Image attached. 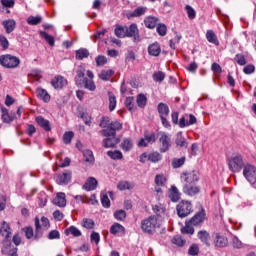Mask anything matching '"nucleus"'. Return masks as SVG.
I'll return each instance as SVG.
<instances>
[{
    "label": "nucleus",
    "instance_id": "nucleus-14",
    "mask_svg": "<svg viewBox=\"0 0 256 256\" xmlns=\"http://www.w3.org/2000/svg\"><path fill=\"white\" fill-rule=\"evenodd\" d=\"M71 175L72 173L69 170L59 174L56 178V183H58V185H69L71 182Z\"/></svg>",
    "mask_w": 256,
    "mask_h": 256
},
{
    "label": "nucleus",
    "instance_id": "nucleus-38",
    "mask_svg": "<svg viewBox=\"0 0 256 256\" xmlns=\"http://www.w3.org/2000/svg\"><path fill=\"white\" fill-rule=\"evenodd\" d=\"M82 85H84L85 89H88V91H95L97 89L95 82L89 78H84Z\"/></svg>",
    "mask_w": 256,
    "mask_h": 256
},
{
    "label": "nucleus",
    "instance_id": "nucleus-34",
    "mask_svg": "<svg viewBox=\"0 0 256 256\" xmlns=\"http://www.w3.org/2000/svg\"><path fill=\"white\" fill-rule=\"evenodd\" d=\"M158 112L160 117H169V106L165 103H159Z\"/></svg>",
    "mask_w": 256,
    "mask_h": 256
},
{
    "label": "nucleus",
    "instance_id": "nucleus-58",
    "mask_svg": "<svg viewBox=\"0 0 256 256\" xmlns=\"http://www.w3.org/2000/svg\"><path fill=\"white\" fill-rule=\"evenodd\" d=\"M172 243L174 245H178V247H183V245H185V240H183L181 236L177 235L173 237Z\"/></svg>",
    "mask_w": 256,
    "mask_h": 256
},
{
    "label": "nucleus",
    "instance_id": "nucleus-59",
    "mask_svg": "<svg viewBox=\"0 0 256 256\" xmlns=\"http://www.w3.org/2000/svg\"><path fill=\"white\" fill-rule=\"evenodd\" d=\"M95 61L98 67H103V65L107 63V57H105L104 55H99L98 57H96Z\"/></svg>",
    "mask_w": 256,
    "mask_h": 256
},
{
    "label": "nucleus",
    "instance_id": "nucleus-10",
    "mask_svg": "<svg viewBox=\"0 0 256 256\" xmlns=\"http://www.w3.org/2000/svg\"><path fill=\"white\" fill-rule=\"evenodd\" d=\"M103 137H106L103 140L104 147L106 149H113V147H116V145L119 144V138H117V131H114V134L108 133V135H103Z\"/></svg>",
    "mask_w": 256,
    "mask_h": 256
},
{
    "label": "nucleus",
    "instance_id": "nucleus-42",
    "mask_svg": "<svg viewBox=\"0 0 256 256\" xmlns=\"http://www.w3.org/2000/svg\"><path fill=\"white\" fill-rule=\"evenodd\" d=\"M39 35L43 37V39H45V41L48 43V45H50L51 47H53V45H55V38L49 34H47V32L45 31H39Z\"/></svg>",
    "mask_w": 256,
    "mask_h": 256
},
{
    "label": "nucleus",
    "instance_id": "nucleus-47",
    "mask_svg": "<svg viewBox=\"0 0 256 256\" xmlns=\"http://www.w3.org/2000/svg\"><path fill=\"white\" fill-rule=\"evenodd\" d=\"M43 21V17L41 16H29L27 18L28 25H39Z\"/></svg>",
    "mask_w": 256,
    "mask_h": 256
},
{
    "label": "nucleus",
    "instance_id": "nucleus-15",
    "mask_svg": "<svg viewBox=\"0 0 256 256\" xmlns=\"http://www.w3.org/2000/svg\"><path fill=\"white\" fill-rule=\"evenodd\" d=\"M205 221V210H201L200 212H197L190 220L189 222L194 227H197L201 225Z\"/></svg>",
    "mask_w": 256,
    "mask_h": 256
},
{
    "label": "nucleus",
    "instance_id": "nucleus-55",
    "mask_svg": "<svg viewBox=\"0 0 256 256\" xmlns=\"http://www.w3.org/2000/svg\"><path fill=\"white\" fill-rule=\"evenodd\" d=\"M115 107H117V98L115 95L109 93V110L115 111Z\"/></svg>",
    "mask_w": 256,
    "mask_h": 256
},
{
    "label": "nucleus",
    "instance_id": "nucleus-13",
    "mask_svg": "<svg viewBox=\"0 0 256 256\" xmlns=\"http://www.w3.org/2000/svg\"><path fill=\"white\" fill-rule=\"evenodd\" d=\"M156 141L157 136H155V133L145 134L138 142V147H148L149 145H153Z\"/></svg>",
    "mask_w": 256,
    "mask_h": 256
},
{
    "label": "nucleus",
    "instance_id": "nucleus-6",
    "mask_svg": "<svg viewBox=\"0 0 256 256\" xmlns=\"http://www.w3.org/2000/svg\"><path fill=\"white\" fill-rule=\"evenodd\" d=\"M19 63H21V61L15 56H11L9 54L0 56V65L7 69H15V67L19 66Z\"/></svg>",
    "mask_w": 256,
    "mask_h": 256
},
{
    "label": "nucleus",
    "instance_id": "nucleus-35",
    "mask_svg": "<svg viewBox=\"0 0 256 256\" xmlns=\"http://www.w3.org/2000/svg\"><path fill=\"white\" fill-rule=\"evenodd\" d=\"M206 39L209 43H213V45H219V40H217V35L213 30H208L206 33Z\"/></svg>",
    "mask_w": 256,
    "mask_h": 256
},
{
    "label": "nucleus",
    "instance_id": "nucleus-8",
    "mask_svg": "<svg viewBox=\"0 0 256 256\" xmlns=\"http://www.w3.org/2000/svg\"><path fill=\"white\" fill-rule=\"evenodd\" d=\"M244 165L245 163L243 162V156H241L240 154L232 157L228 163L229 169L234 173H239V171L243 169Z\"/></svg>",
    "mask_w": 256,
    "mask_h": 256
},
{
    "label": "nucleus",
    "instance_id": "nucleus-7",
    "mask_svg": "<svg viewBox=\"0 0 256 256\" xmlns=\"http://www.w3.org/2000/svg\"><path fill=\"white\" fill-rule=\"evenodd\" d=\"M180 178L186 185H195L199 182V172L195 170L186 171L181 174Z\"/></svg>",
    "mask_w": 256,
    "mask_h": 256
},
{
    "label": "nucleus",
    "instance_id": "nucleus-28",
    "mask_svg": "<svg viewBox=\"0 0 256 256\" xmlns=\"http://www.w3.org/2000/svg\"><path fill=\"white\" fill-rule=\"evenodd\" d=\"M122 151L129 153L133 149V140L131 138H124L120 144Z\"/></svg>",
    "mask_w": 256,
    "mask_h": 256
},
{
    "label": "nucleus",
    "instance_id": "nucleus-3",
    "mask_svg": "<svg viewBox=\"0 0 256 256\" xmlns=\"http://www.w3.org/2000/svg\"><path fill=\"white\" fill-rule=\"evenodd\" d=\"M159 227H161V219L155 215L141 221V229L143 233H147L148 235L155 233Z\"/></svg>",
    "mask_w": 256,
    "mask_h": 256
},
{
    "label": "nucleus",
    "instance_id": "nucleus-19",
    "mask_svg": "<svg viewBox=\"0 0 256 256\" xmlns=\"http://www.w3.org/2000/svg\"><path fill=\"white\" fill-rule=\"evenodd\" d=\"M36 95L37 98L41 99L44 103H49V101H51V95L43 88H37Z\"/></svg>",
    "mask_w": 256,
    "mask_h": 256
},
{
    "label": "nucleus",
    "instance_id": "nucleus-48",
    "mask_svg": "<svg viewBox=\"0 0 256 256\" xmlns=\"http://www.w3.org/2000/svg\"><path fill=\"white\" fill-rule=\"evenodd\" d=\"M183 165H185V157L174 158L172 160L173 169H179V167H183Z\"/></svg>",
    "mask_w": 256,
    "mask_h": 256
},
{
    "label": "nucleus",
    "instance_id": "nucleus-31",
    "mask_svg": "<svg viewBox=\"0 0 256 256\" xmlns=\"http://www.w3.org/2000/svg\"><path fill=\"white\" fill-rule=\"evenodd\" d=\"M209 238V232H207L206 230H201L198 232V239H200V241H202L204 245H206V247H211V244L209 243Z\"/></svg>",
    "mask_w": 256,
    "mask_h": 256
},
{
    "label": "nucleus",
    "instance_id": "nucleus-53",
    "mask_svg": "<svg viewBox=\"0 0 256 256\" xmlns=\"http://www.w3.org/2000/svg\"><path fill=\"white\" fill-rule=\"evenodd\" d=\"M101 203L102 207H105L106 209H109V207H111V200H109V195H107V193L101 194Z\"/></svg>",
    "mask_w": 256,
    "mask_h": 256
},
{
    "label": "nucleus",
    "instance_id": "nucleus-25",
    "mask_svg": "<svg viewBox=\"0 0 256 256\" xmlns=\"http://www.w3.org/2000/svg\"><path fill=\"white\" fill-rule=\"evenodd\" d=\"M2 25L6 31V33L9 35V33H13L15 31V27L17 23L13 19L4 20L2 22Z\"/></svg>",
    "mask_w": 256,
    "mask_h": 256
},
{
    "label": "nucleus",
    "instance_id": "nucleus-2",
    "mask_svg": "<svg viewBox=\"0 0 256 256\" xmlns=\"http://www.w3.org/2000/svg\"><path fill=\"white\" fill-rule=\"evenodd\" d=\"M99 127L102 128L100 131L101 135H113L114 131H121L123 129V124H121L119 121H111V118L107 116H103Z\"/></svg>",
    "mask_w": 256,
    "mask_h": 256
},
{
    "label": "nucleus",
    "instance_id": "nucleus-50",
    "mask_svg": "<svg viewBox=\"0 0 256 256\" xmlns=\"http://www.w3.org/2000/svg\"><path fill=\"white\" fill-rule=\"evenodd\" d=\"M66 235H73V237H81V230L77 229L75 226H70L68 229L65 231Z\"/></svg>",
    "mask_w": 256,
    "mask_h": 256
},
{
    "label": "nucleus",
    "instance_id": "nucleus-23",
    "mask_svg": "<svg viewBox=\"0 0 256 256\" xmlns=\"http://www.w3.org/2000/svg\"><path fill=\"white\" fill-rule=\"evenodd\" d=\"M168 196L173 203H177V201L181 199V193H179V189H177L176 186H171L168 192Z\"/></svg>",
    "mask_w": 256,
    "mask_h": 256
},
{
    "label": "nucleus",
    "instance_id": "nucleus-60",
    "mask_svg": "<svg viewBox=\"0 0 256 256\" xmlns=\"http://www.w3.org/2000/svg\"><path fill=\"white\" fill-rule=\"evenodd\" d=\"M73 137H74L73 132H66L63 135V141H64L65 145H69V143H71Z\"/></svg>",
    "mask_w": 256,
    "mask_h": 256
},
{
    "label": "nucleus",
    "instance_id": "nucleus-61",
    "mask_svg": "<svg viewBox=\"0 0 256 256\" xmlns=\"http://www.w3.org/2000/svg\"><path fill=\"white\" fill-rule=\"evenodd\" d=\"M188 253L192 256L199 255V246L197 244H192L188 250Z\"/></svg>",
    "mask_w": 256,
    "mask_h": 256
},
{
    "label": "nucleus",
    "instance_id": "nucleus-18",
    "mask_svg": "<svg viewBox=\"0 0 256 256\" xmlns=\"http://www.w3.org/2000/svg\"><path fill=\"white\" fill-rule=\"evenodd\" d=\"M52 203L57 207H65L67 205V199L65 198V193L63 192L57 193Z\"/></svg>",
    "mask_w": 256,
    "mask_h": 256
},
{
    "label": "nucleus",
    "instance_id": "nucleus-39",
    "mask_svg": "<svg viewBox=\"0 0 256 256\" xmlns=\"http://www.w3.org/2000/svg\"><path fill=\"white\" fill-rule=\"evenodd\" d=\"M147 13V7L140 6L129 14V17H141Z\"/></svg>",
    "mask_w": 256,
    "mask_h": 256
},
{
    "label": "nucleus",
    "instance_id": "nucleus-9",
    "mask_svg": "<svg viewBox=\"0 0 256 256\" xmlns=\"http://www.w3.org/2000/svg\"><path fill=\"white\" fill-rule=\"evenodd\" d=\"M243 175H244L245 179H247V181L249 183H251V185H254V183H256V168H255V166H253L251 164H247L244 167Z\"/></svg>",
    "mask_w": 256,
    "mask_h": 256
},
{
    "label": "nucleus",
    "instance_id": "nucleus-64",
    "mask_svg": "<svg viewBox=\"0 0 256 256\" xmlns=\"http://www.w3.org/2000/svg\"><path fill=\"white\" fill-rule=\"evenodd\" d=\"M187 117V125L188 127L191 125H195L197 123V118L193 114H186Z\"/></svg>",
    "mask_w": 256,
    "mask_h": 256
},
{
    "label": "nucleus",
    "instance_id": "nucleus-24",
    "mask_svg": "<svg viewBox=\"0 0 256 256\" xmlns=\"http://www.w3.org/2000/svg\"><path fill=\"white\" fill-rule=\"evenodd\" d=\"M83 79H85V67L79 66L76 71L75 83L78 86L83 85Z\"/></svg>",
    "mask_w": 256,
    "mask_h": 256
},
{
    "label": "nucleus",
    "instance_id": "nucleus-43",
    "mask_svg": "<svg viewBox=\"0 0 256 256\" xmlns=\"http://www.w3.org/2000/svg\"><path fill=\"white\" fill-rule=\"evenodd\" d=\"M117 189H119V191L131 190L133 189V184L129 181H121L118 183Z\"/></svg>",
    "mask_w": 256,
    "mask_h": 256
},
{
    "label": "nucleus",
    "instance_id": "nucleus-27",
    "mask_svg": "<svg viewBox=\"0 0 256 256\" xmlns=\"http://www.w3.org/2000/svg\"><path fill=\"white\" fill-rule=\"evenodd\" d=\"M110 233L112 235H124L125 234V227L119 223H114L110 227Z\"/></svg>",
    "mask_w": 256,
    "mask_h": 256
},
{
    "label": "nucleus",
    "instance_id": "nucleus-17",
    "mask_svg": "<svg viewBox=\"0 0 256 256\" xmlns=\"http://www.w3.org/2000/svg\"><path fill=\"white\" fill-rule=\"evenodd\" d=\"M152 211L155 213V217L160 219L161 223L165 217V206H163V204H156L152 207Z\"/></svg>",
    "mask_w": 256,
    "mask_h": 256
},
{
    "label": "nucleus",
    "instance_id": "nucleus-1",
    "mask_svg": "<svg viewBox=\"0 0 256 256\" xmlns=\"http://www.w3.org/2000/svg\"><path fill=\"white\" fill-rule=\"evenodd\" d=\"M0 234L2 235V237H4V240L2 242V253L9 256H18L17 248L9 249L11 247V227L5 221H3L0 228Z\"/></svg>",
    "mask_w": 256,
    "mask_h": 256
},
{
    "label": "nucleus",
    "instance_id": "nucleus-36",
    "mask_svg": "<svg viewBox=\"0 0 256 256\" xmlns=\"http://www.w3.org/2000/svg\"><path fill=\"white\" fill-rule=\"evenodd\" d=\"M83 155L85 163H89V165H93V163H95V156H93V151L85 150Z\"/></svg>",
    "mask_w": 256,
    "mask_h": 256
},
{
    "label": "nucleus",
    "instance_id": "nucleus-51",
    "mask_svg": "<svg viewBox=\"0 0 256 256\" xmlns=\"http://www.w3.org/2000/svg\"><path fill=\"white\" fill-rule=\"evenodd\" d=\"M87 57H89V50L82 48L76 51V59L82 60L87 59Z\"/></svg>",
    "mask_w": 256,
    "mask_h": 256
},
{
    "label": "nucleus",
    "instance_id": "nucleus-33",
    "mask_svg": "<svg viewBox=\"0 0 256 256\" xmlns=\"http://www.w3.org/2000/svg\"><path fill=\"white\" fill-rule=\"evenodd\" d=\"M157 21H159L158 18L149 16V17L145 18L144 25L148 29H155V27H157Z\"/></svg>",
    "mask_w": 256,
    "mask_h": 256
},
{
    "label": "nucleus",
    "instance_id": "nucleus-21",
    "mask_svg": "<svg viewBox=\"0 0 256 256\" xmlns=\"http://www.w3.org/2000/svg\"><path fill=\"white\" fill-rule=\"evenodd\" d=\"M176 147H179L180 149H187L189 143L187 142V139L183 137V132H178L176 135Z\"/></svg>",
    "mask_w": 256,
    "mask_h": 256
},
{
    "label": "nucleus",
    "instance_id": "nucleus-44",
    "mask_svg": "<svg viewBox=\"0 0 256 256\" xmlns=\"http://www.w3.org/2000/svg\"><path fill=\"white\" fill-rule=\"evenodd\" d=\"M163 159V156L159 152H152L148 155V161L151 163H159Z\"/></svg>",
    "mask_w": 256,
    "mask_h": 256
},
{
    "label": "nucleus",
    "instance_id": "nucleus-22",
    "mask_svg": "<svg viewBox=\"0 0 256 256\" xmlns=\"http://www.w3.org/2000/svg\"><path fill=\"white\" fill-rule=\"evenodd\" d=\"M66 83H67V80L63 78V76H56L51 81V85L52 87H54V89H63Z\"/></svg>",
    "mask_w": 256,
    "mask_h": 256
},
{
    "label": "nucleus",
    "instance_id": "nucleus-56",
    "mask_svg": "<svg viewBox=\"0 0 256 256\" xmlns=\"http://www.w3.org/2000/svg\"><path fill=\"white\" fill-rule=\"evenodd\" d=\"M23 231L25 233V237L28 239H35V232L33 231V227L29 226V227H25L23 228Z\"/></svg>",
    "mask_w": 256,
    "mask_h": 256
},
{
    "label": "nucleus",
    "instance_id": "nucleus-62",
    "mask_svg": "<svg viewBox=\"0 0 256 256\" xmlns=\"http://www.w3.org/2000/svg\"><path fill=\"white\" fill-rule=\"evenodd\" d=\"M81 119H83L85 125H88V127H91V116L87 114L86 112H82L80 114Z\"/></svg>",
    "mask_w": 256,
    "mask_h": 256
},
{
    "label": "nucleus",
    "instance_id": "nucleus-16",
    "mask_svg": "<svg viewBox=\"0 0 256 256\" xmlns=\"http://www.w3.org/2000/svg\"><path fill=\"white\" fill-rule=\"evenodd\" d=\"M200 192H201V188H199V186H193L191 184H185L184 187H183V193H185V195H189V197L199 195Z\"/></svg>",
    "mask_w": 256,
    "mask_h": 256
},
{
    "label": "nucleus",
    "instance_id": "nucleus-11",
    "mask_svg": "<svg viewBox=\"0 0 256 256\" xmlns=\"http://www.w3.org/2000/svg\"><path fill=\"white\" fill-rule=\"evenodd\" d=\"M126 37H132L134 43H139V41H141L137 24L133 23L129 27H126Z\"/></svg>",
    "mask_w": 256,
    "mask_h": 256
},
{
    "label": "nucleus",
    "instance_id": "nucleus-12",
    "mask_svg": "<svg viewBox=\"0 0 256 256\" xmlns=\"http://www.w3.org/2000/svg\"><path fill=\"white\" fill-rule=\"evenodd\" d=\"M160 153H167V150L171 147V137L166 133L161 134L159 138Z\"/></svg>",
    "mask_w": 256,
    "mask_h": 256
},
{
    "label": "nucleus",
    "instance_id": "nucleus-30",
    "mask_svg": "<svg viewBox=\"0 0 256 256\" xmlns=\"http://www.w3.org/2000/svg\"><path fill=\"white\" fill-rule=\"evenodd\" d=\"M148 53L152 57H159V55H161V46H159L157 43L151 44L148 47Z\"/></svg>",
    "mask_w": 256,
    "mask_h": 256
},
{
    "label": "nucleus",
    "instance_id": "nucleus-46",
    "mask_svg": "<svg viewBox=\"0 0 256 256\" xmlns=\"http://www.w3.org/2000/svg\"><path fill=\"white\" fill-rule=\"evenodd\" d=\"M152 79L156 83H163V81L165 80V74H164L163 71L154 72L153 75H152Z\"/></svg>",
    "mask_w": 256,
    "mask_h": 256
},
{
    "label": "nucleus",
    "instance_id": "nucleus-54",
    "mask_svg": "<svg viewBox=\"0 0 256 256\" xmlns=\"http://www.w3.org/2000/svg\"><path fill=\"white\" fill-rule=\"evenodd\" d=\"M82 227H85V229H93L95 227V222L93 219L84 218L82 220Z\"/></svg>",
    "mask_w": 256,
    "mask_h": 256
},
{
    "label": "nucleus",
    "instance_id": "nucleus-4",
    "mask_svg": "<svg viewBox=\"0 0 256 256\" xmlns=\"http://www.w3.org/2000/svg\"><path fill=\"white\" fill-rule=\"evenodd\" d=\"M34 225H35V239H41V237H43V231H47L50 227L49 219L43 216L40 222L39 217H36L34 220Z\"/></svg>",
    "mask_w": 256,
    "mask_h": 256
},
{
    "label": "nucleus",
    "instance_id": "nucleus-32",
    "mask_svg": "<svg viewBox=\"0 0 256 256\" xmlns=\"http://www.w3.org/2000/svg\"><path fill=\"white\" fill-rule=\"evenodd\" d=\"M114 33L119 39L127 37V26L116 25Z\"/></svg>",
    "mask_w": 256,
    "mask_h": 256
},
{
    "label": "nucleus",
    "instance_id": "nucleus-5",
    "mask_svg": "<svg viewBox=\"0 0 256 256\" xmlns=\"http://www.w3.org/2000/svg\"><path fill=\"white\" fill-rule=\"evenodd\" d=\"M178 217L184 219L193 213V205L189 201L182 200L176 207Z\"/></svg>",
    "mask_w": 256,
    "mask_h": 256
},
{
    "label": "nucleus",
    "instance_id": "nucleus-40",
    "mask_svg": "<svg viewBox=\"0 0 256 256\" xmlns=\"http://www.w3.org/2000/svg\"><path fill=\"white\" fill-rule=\"evenodd\" d=\"M107 155L108 157H110V159H113L114 161H119L123 159V153L119 150H114V151L109 150L107 152Z\"/></svg>",
    "mask_w": 256,
    "mask_h": 256
},
{
    "label": "nucleus",
    "instance_id": "nucleus-41",
    "mask_svg": "<svg viewBox=\"0 0 256 256\" xmlns=\"http://www.w3.org/2000/svg\"><path fill=\"white\" fill-rule=\"evenodd\" d=\"M181 233L184 235H193L195 233V228H193V224H191L189 221H186L185 227L181 229Z\"/></svg>",
    "mask_w": 256,
    "mask_h": 256
},
{
    "label": "nucleus",
    "instance_id": "nucleus-29",
    "mask_svg": "<svg viewBox=\"0 0 256 256\" xmlns=\"http://www.w3.org/2000/svg\"><path fill=\"white\" fill-rule=\"evenodd\" d=\"M229 241L227 240V238L225 236H221L219 234H216V237L214 239V244L216 247H227Z\"/></svg>",
    "mask_w": 256,
    "mask_h": 256
},
{
    "label": "nucleus",
    "instance_id": "nucleus-45",
    "mask_svg": "<svg viewBox=\"0 0 256 256\" xmlns=\"http://www.w3.org/2000/svg\"><path fill=\"white\" fill-rule=\"evenodd\" d=\"M113 73V70H102L99 74V77L102 79V81H109V79L113 77Z\"/></svg>",
    "mask_w": 256,
    "mask_h": 256
},
{
    "label": "nucleus",
    "instance_id": "nucleus-37",
    "mask_svg": "<svg viewBox=\"0 0 256 256\" xmlns=\"http://www.w3.org/2000/svg\"><path fill=\"white\" fill-rule=\"evenodd\" d=\"M1 111L3 123H11L12 121H15V117L10 116L9 110H7V108H2Z\"/></svg>",
    "mask_w": 256,
    "mask_h": 256
},
{
    "label": "nucleus",
    "instance_id": "nucleus-63",
    "mask_svg": "<svg viewBox=\"0 0 256 256\" xmlns=\"http://www.w3.org/2000/svg\"><path fill=\"white\" fill-rule=\"evenodd\" d=\"M185 9L187 11V15L189 19H195L196 17L195 9H193V7H191L190 5H186Z\"/></svg>",
    "mask_w": 256,
    "mask_h": 256
},
{
    "label": "nucleus",
    "instance_id": "nucleus-52",
    "mask_svg": "<svg viewBox=\"0 0 256 256\" xmlns=\"http://www.w3.org/2000/svg\"><path fill=\"white\" fill-rule=\"evenodd\" d=\"M114 217L117 221H125L127 219V212L125 210H117L114 212Z\"/></svg>",
    "mask_w": 256,
    "mask_h": 256
},
{
    "label": "nucleus",
    "instance_id": "nucleus-20",
    "mask_svg": "<svg viewBox=\"0 0 256 256\" xmlns=\"http://www.w3.org/2000/svg\"><path fill=\"white\" fill-rule=\"evenodd\" d=\"M97 185V179H95V177H89L83 185V189H85V191H95Z\"/></svg>",
    "mask_w": 256,
    "mask_h": 256
},
{
    "label": "nucleus",
    "instance_id": "nucleus-26",
    "mask_svg": "<svg viewBox=\"0 0 256 256\" xmlns=\"http://www.w3.org/2000/svg\"><path fill=\"white\" fill-rule=\"evenodd\" d=\"M36 123H38L39 127H42L44 131H51V122L42 116L36 117Z\"/></svg>",
    "mask_w": 256,
    "mask_h": 256
},
{
    "label": "nucleus",
    "instance_id": "nucleus-49",
    "mask_svg": "<svg viewBox=\"0 0 256 256\" xmlns=\"http://www.w3.org/2000/svg\"><path fill=\"white\" fill-rule=\"evenodd\" d=\"M155 183L157 187H163L167 183V178L163 174H157L155 176Z\"/></svg>",
    "mask_w": 256,
    "mask_h": 256
},
{
    "label": "nucleus",
    "instance_id": "nucleus-57",
    "mask_svg": "<svg viewBox=\"0 0 256 256\" xmlns=\"http://www.w3.org/2000/svg\"><path fill=\"white\" fill-rule=\"evenodd\" d=\"M137 105L138 107H145L147 105V97L143 94H139L137 97Z\"/></svg>",
    "mask_w": 256,
    "mask_h": 256
}]
</instances>
